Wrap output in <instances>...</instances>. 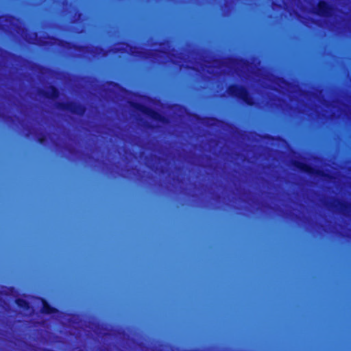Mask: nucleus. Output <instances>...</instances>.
Listing matches in <instances>:
<instances>
[{
  "label": "nucleus",
  "instance_id": "f257e3e1",
  "mask_svg": "<svg viewBox=\"0 0 351 351\" xmlns=\"http://www.w3.org/2000/svg\"><path fill=\"white\" fill-rule=\"evenodd\" d=\"M21 300H18V304H19V305H21Z\"/></svg>",
  "mask_w": 351,
  "mask_h": 351
}]
</instances>
